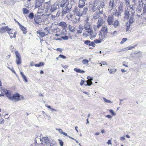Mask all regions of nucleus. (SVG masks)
Returning <instances> with one entry per match:
<instances>
[{"mask_svg": "<svg viewBox=\"0 0 146 146\" xmlns=\"http://www.w3.org/2000/svg\"><path fill=\"white\" fill-rule=\"evenodd\" d=\"M74 0H62L60 4V6L62 7L63 9L62 13L63 14H65L69 12L71 9L72 5L69 4V2H72Z\"/></svg>", "mask_w": 146, "mask_h": 146, "instance_id": "obj_1", "label": "nucleus"}, {"mask_svg": "<svg viewBox=\"0 0 146 146\" xmlns=\"http://www.w3.org/2000/svg\"><path fill=\"white\" fill-rule=\"evenodd\" d=\"M9 99L11 100H14L16 101H18L21 100H23L24 98L23 96L20 95L18 93H16L12 95L11 93L7 96Z\"/></svg>", "mask_w": 146, "mask_h": 146, "instance_id": "obj_2", "label": "nucleus"}, {"mask_svg": "<svg viewBox=\"0 0 146 146\" xmlns=\"http://www.w3.org/2000/svg\"><path fill=\"white\" fill-rule=\"evenodd\" d=\"M108 33V29L107 26L106 25L103 26L100 31L99 35L101 36L102 38L106 37Z\"/></svg>", "mask_w": 146, "mask_h": 146, "instance_id": "obj_3", "label": "nucleus"}, {"mask_svg": "<svg viewBox=\"0 0 146 146\" xmlns=\"http://www.w3.org/2000/svg\"><path fill=\"white\" fill-rule=\"evenodd\" d=\"M45 15L42 14L41 15H38L37 14L35 15L34 17V21L35 23L37 24H40V23L44 21L45 20L44 19Z\"/></svg>", "mask_w": 146, "mask_h": 146, "instance_id": "obj_4", "label": "nucleus"}, {"mask_svg": "<svg viewBox=\"0 0 146 146\" xmlns=\"http://www.w3.org/2000/svg\"><path fill=\"white\" fill-rule=\"evenodd\" d=\"M125 15L127 16L128 18L130 17V18L129 21V24H132L134 21L133 13L130 11H128L127 13L125 12Z\"/></svg>", "mask_w": 146, "mask_h": 146, "instance_id": "obj_5", "label": "nucleus"}, {"mask_svg": "<svg viewBox=\"0 0 146 146\" xmlns=\"http://www.w3.org/2000/svg\"><path fill=\"white\" fill-rule=\"evenodd\" d=\"M40 141L41 142L42 145H45L50 143V140L48 137H42L40 139Z\"/></svg>", "mask_w": 146, "mask_h": 146, "instance_id": "obj_6", "label": "nucleus"}, {"mask_svg": "<svg viewBox=\"0 0 146 146\" xmlns=\"http://www.w3.org/2000/svg\"><path fill=\"white\" fill-rule=\"evenodd\" d=\"M8 31V34L9 35L11 38H15L16 37V35L17 34V32L15 31L13 29H10Z\"/></svg>", "mask_w": 146, "mask_h": 146, "instance_id": "obj_7", "label": "nucleus"}, {"mask_svg": "<svg viewBox=\"0 0 146 146\" xmlns=\"http://www.w3.org/2000/svg\"><path fill=\"white\" fill-rule=\"evenodd\" d=\"M16 56V63L17 64H21V56L19 52L17 51L15 52Z\"/></svg>", "mask_w": 146, "mask_h": 146, "instance_id": "obj_8", "label": "nucleus"}, {"mask_svg": "<svg viewBox=\"0 0 146 146\" xmlns=\"http://www.w3.org/2000/svg\"><path fill=\"white\" fill-rule=\"evenodd\" d=\"M10 93L7 90L4 89L2 88H0V95L1 96H3L4 95H6L7 97L8 95Z\"/></svg>", "mask_w": 146, "mask_h": 146, "instance_id": "obj_9", "label": "nucleus"}, {"mask_svg": "<svg viewBox=\"0 0 146 146\" xmlns=\"http://www.w3.org/2000/svg\"><path fill=\"white\" fill-rule=\"evenodd\" d=\"M105 23V21L102 19H99L97 23V27L98 29L100 28Z\"/></svg>", "mask_w": 146, "mask_h": 146, "instance_id": "obj_10", "label": "nucleus"}, {"mask_svg": "<svg viewBox=\"0 0 146 146\" xmlns=\"http://www.w3.org/2000/svg\"><path fill=\"white\" fill-rule=\"evenodd\" d=\"M14 20L15 21V22L17 23V24L19 25L21 29L23 32V33L24 34H25L27 32L26 28L23 26H22L21 24H20V23L18 22L15 19H14Z\"/></svg>", "mask_w": 146, "mask_h": 146, "instance_id": "obj_11", "label": "nucleus"}, {"mask_svg": "<svg viewBox=\"0 0 146 146\" xmlns=\"http://www.w3.org/2000/svg\"><path fill=\"white\" fill-rule=\"evenodd\" d=\"M113 20V17L112 16L109 15L107 19L108 24L109 25H112Z\"/></svg>", "mask_w": 146, "mask_h": 146, "instance_id": "obj_12", "label": "nucleus"}, {"mask_svg": "<svg viewBox=\"0 0 146 146\" xmlns=\"http://www.w3.org/2000/svg\"><path fill=\"white\" fill-rule=\"evenodd\" d=\"M10 29V28L8 27V26H5L4 27H2L0 28V33H3L7 31L8 32V31Z\"/></svg>", "mask_w": 146, "mask_h": 146, "instance_id": "obj_13", "label": "nucleus"}, {"mask_svg": "<svg viewBox=\"0 0 146 146\" xmlns=\"http://www.w3.org/2000/svg\"><path fill=\"white\" fill-rule=\"evenodd\" d=\"M86 0H80L79 2L78 7L79 8H82L84 6L85 4V1Z\"/></svg>", "mask_w": 146, "mask_h": 146, "instance_id": "obj_14", "label": "nucleus"}, {"mask_svg": "<svg viewBox=\"0 0 146 146\" xmlns=\"http://www.w3.org/2000/svg\"><path fill=\"white\" fill-rule=\"evenodd\" d=\"M87 78L88 79L87 80V84H85V86H90L92 84V80H93L92 78L90 76H88Z\"/></svg>", "mask_w": 146, "mask_h": 146, "instance_id": "obj_15", "label": "nucleus"}, {"mask_svg": "<svg viewBox=\"0 0 146 146\" xmlns=\"http://www.w3.org/2000/svg\"><path fill=\"white\" fill-rule=\"evenodd\" d=\"M46 30L47 32L46 33L42 32H40V31H38L37 32V33L39 34L40 36L41 37H43L46 36V35H47L48 33V31L47 30H46L45 29L44 31Z\"/></svg>", "mask_w": 146, "mask_h": 146, "instance_id": "obj_16", "label": "nucleus"}, {"mask_svg": "<svg viewBox=\"0 0 146 146\" xmlns=\"http://www.w3.org/2000/svg\"><path fill=\"white\" fill-rule=\"evenodd\" d=\"M85 30H86L87 32L91 36L93 37L96 36L95 35H92V34L93 33V31L91 27L89 28V29H86Z\"/></svg>", "mask_w": 146, "mask_h": 146, "instance_id": "obj_17", "label": "nucleus"}, {"mask_svg": "<svg viewBox=\"0 0 146 146\" xmlns=\"http://www.w3.org/2000/svg\"><path fill=\"white\" fill-rule=\"evenodd\" d=\"M44 1V0H36V6L39 7L41 6L42 3Z\"/></svg>", "mask_w": 146, "mask_h": 146, "instance_id": "obj_18", "label": "nucleus"}, {"mask_svg": "<svg viewBox=\"0 0 146 146\" xmlns=\"http://www.w3.org/2000/svg\"><path fill=\"white\" fill-rule=\"evenodd\" d=\"M83 28L82 26L81 25H79L78 27V28L77 30V33L80 34L82 32Z\"/></svg>", "mask_w": 146, "mask_h": 146, "instance_id": "obj_19", "label": "nucleus"}, {"mask_svg": "<svg viewBox=\"0 0 146 146\" xmlns=\"http://www.w3.org/2000/svg\"><path fill=\"white\" fill-rule=\"evenodd\" d=\"M54 31L56 33L55 35V36H60L61 35L60 32V30L59 29H56Z\"/></svg>", "mask_w": 146, "mask_h": 146, "instance_id": "obj_20", "label": "nucleus"}, {"mask_svg": "<svg viewBox=\"0 0 146 146\" xmlns=\"http://www.w3.org/2000/svg\"><path fill=\"white\" fill-rule=\"evenodd\" d=\"M69 30L72 32H74L76 30L75 28L73 26L69 25L68 27Z\"/></svg>", "mask_w": 146, "mask_h": 146, "instance_id": "obj_21", "label": "nucleus"}, {"mask_svg": "<svg viewBox=\"0 0 146 146\" xmlns=\"http://www.w3.org/2000/svg\"><path fill=\"white\" fill-rule=\"evenodd\" d=\"M74 70L76 72L82 74H83L85 73V71L83 70H82L80 69H78L76 68L74 69Z\"/></svg>", "mask_w": 146, "mask_h": 146, "instance_id": "obj_22", "label": "nucleus"}, {"mask_svg": "<svg viewBox=\"0 0 146 146\" xmlns=\"http://www.w3.org/2000/svg\"><path fill=\"white\" fill-rule=\"evenodd\" d=\"M20 74L22 76V77L23 79L24 80L25 82H27L28 81L27 79L26 78V77L25 76V75L24 74L23 72H20Z\"/></svg>", "mask_w": 146, "mask_h": 146, "instance_id": "obj_23", "label": "nucleus"}, {"mask_svg": "<svg viewBox=\"0 0 146 146\" xmlns=\"http://www.w3.org/2000/svg\"><path fill=\"white\" fill-rule=\"evenodd\" d=\"M110 73H114L116 71V70L113 67L110 68L108 69Z\"/></svg>", "mask_w": 146, "mask_h": 146, "instance_id": "obj_24", "label": "nucleus"}, {"mask_svg": "<svg viewBox=\"0 0 146 146\" xmlns=\"http://www.w3.org/2000/svg\"><path fill=\"white\" fill-rule=\"evenodd\" d=\"M59 25V26H62L63 27H66V23L64 22H60Z\"/></svg>", "mask_w": 146, "mask_h": 146, "instance_id": "obj_25", "label": "nucleus"}, {"mask_svg": "<svg viewBox=\"0 0 146 146\" xmlns=\"http://www.w3.org/2000/svg\"><path fill=\"white\" fill-rule=\"evenodd\" d=\"M135 46H129L127 47L124 48L123 49V50H121V51H127L128 50H130L131 49H132L134 48V47Z\"/></svg>", "mask_w": 146, "mask_h": 146, "instance_id": "obj_26", "label": "nucleus"}, {"mask_svg": "<svg viewBox=\"0 0 146 146\" xmlns=\"http://www.w3.org/2000/svg\"><path fill=\"white\" fill-rule=\"evenodd\" d=\"M123 3H120V6H119V12H122L123 10Z\"/></svg>", "mask_w": 146, "mask_h": 146, "instance_id": "obj_27", "label": "nucleus"}, {"mask_svg": "<svg viewBox=\"0 0 146 146\" xmlns=\"http://www.w3.org/2000/svg\"><path fill=\"white\" fill-rule=\"evenodd\" d=\"M96 3H94V5L92 7V10L93 11H95L96 10L98 9V7L96 5Z\"/></svg>", "mask_w": 146, "mask_h": 146, "instance_id": "obj_28", "label": "nucleus"}, {"mask_svg": "<svg viewBox=\"0 0 146 146\" xmlns=\"http://www.w3.org/2000/svg\"><path fill=\"white\" fill-rule=\"evenodd\" d=\"M44 65V63L43 62H40L38 64H35L34 66L35 67H40Z\"/></svg>", "mask_w": 146, "mask_h": 146, "instance_id": "obj_29", "label": "nucleus"}, {"mask_svg": "<svg viewBox=\"0 0 146 146\" xmlns=\"http://www.w3.org/2000/svg\"><path fill=\"white\" fill-rule=\"evenodd\" d=\"M73 12L75 13L78 14V15L79 16V14H80V13L78 11V9L77 7H76L74 9L73 11Z\"/></svg>", "mask_w": 146, "mask_h": 146, "instance_id": "obj_30", "label": "nucleus"}, {"mask_svg": "<svg viewBox=\"0 0 146 146\" xmlns=\"http://www.w3.org/2000/svg\"><path fill=\"white\" fill-rule=\"evenodd\" d=\"M23 11L24 14H27L29 12V10L25 8H24L23 9Z\"/></svg>", "mask_w": 146, "mask_h": 146, "instance_id": "obj_31", "label": "nucleus"}, {"mask_svg": "<svg viewBox=\"0 0 146 146\" xmlns=\"http://www.w3.org/2000/svg\"><path fill=\"white\" fill-rule=\"evenodd\" d=\"M146 13V5L144 4L143 8V14H141V15H143L144 14Z\"/></svg>", "mask_w": 146, "mask_h": 146, "instance_id": "obj_32", "label": "nucleus"}, {"mask_svg": "<svg viewBox=\"0 0 146 146\" xmlns=\"http://www.w3.org/2000/svg\"><path fill=\"white\" fill-rule=\"evenodd\" d=\"M91 27L90 25V24L87 23L85 24L84 25V28L85 29H89Z\"/></svg>", "mask_w": 146, "mask_h": 146, "instance_id": "obj_33", "label": "nucleus"}, {"mask_svg": "<svg viewBox=\"0 0 146 146\" xmlns=\"http://www.w3.org/2000/svg\"><path fill=\"white\" fill-rule=\"evenodd\" d=\"M103 100H104V102H106V103H112L111 101L110 100H107L105 98H103Z\"/></svg>", "mask_w": 146, "mask_h": 146, "instance_id": "obj_34", "label": "nucleus"}, {"mask_svg": "<svg viewBox=\"0 0 146 146\" xmlns=\"http://www.w3.org/2000/svg\"><path fill=\"white\" fill-rule=\"evenodd\" d=\"M73 16V15H71V14H68L66 17L68 19H70L71 18H72V17Z\"/></svg>", "mask_w": 146, "mask_h": 146, "instance_id": "obj_35", "label": "nucleus"}, {"mask_svg": "<svg viewBox=\"0 0 146 146\" xmlns=\"http://www.w3.org/2000/svg\"><path fill=\"white\" fill-rule=\"evenodd\" d=\"M118 24L119 21L118 20H116L113 23V25L115 26V27H116L118 26Z\"/></svg>", "mask_w": 146, "mask_h": 146, "instance_id": "obj_36", "label": "nucleus"}, {"mask_svg": "<svg viewBox=\"0 0 146 146\" xmlns=\"http://www.w3.org/2000/svg\"><path fill=\"white\" fill-rule=\"evenodd\" d=\"M89 61L86 59L83 60L82 61V63L84 64H88Z\"/></svg>", "mask_w": 146, "mask_h": 146, "instance_id": "obj_37", "label": "nucleus"}, {"mask_svg": "<svg viewBox=\"0 0 146 146\" xmlns=\"http://www.w3.org/2000/svg\"><path fill=\"white\" fill-rule=\"evenodd\" d=\"M88 10V9L87 7H84V8L83 11V14H86V12Z\"/></svg>", "mask_w": 146, "mask_h": 146, "instance_id": "obj_38", "label": "nucleus"}, {"mask_svg": "<svg viewBox=\"0 0 146 146\" xmlns=\"http://www.w3.org/2000/svg\"><path fill=\"white\" fill-rule=\"evenodd\" d=\"M99 64H100V66H102L103 65H107V63L105 61L102 62H101V63H100Z\"/></svg>", "mask_w": 146, "mask_h": 146, "instance_id": "obj_39", "label": "nucleus"}, {"mask_svg": "<svg viewBox=\"0 0 146 146\" xmlns=\"http://www.w3.org/2000/svg\"><path fill=\"white\" fill-rule=\"evenodd\" d=\"M105 4L103 2H101L100 3V6L102 8L104 7Z\"/></svg>", "mask_w": 146, "mask_h": 146, "instance_id": "obj_40", "label": "nucleus"}, {"mask_svg": "<svg viewBox=\"0 0 146 146\" xmlns=\"http://www.w3.org/2000/svg\"><path fill=\"white\" fill-rule=\"evenodd\" d=\"M89 46H92L93 47H95V44L94 43V42H90V44H89Z\"/></svg>", "mask_w": 146, "mask_h": 146, "instance_id": "obj_41", "label": "nucleus"}, {"mask_svg": "<svg viewBox=\"0 0 146 146\" xmlns=\"http://www.w3.org/2000/svg\"><path fill=\"white\" fill-rule=\"evenodd\" d=\"M94 42L96 43H99L101 42L102 41L101 40L95 39L94 40Z\"/></svg>", "mask_w": 146, "mask_h": 146, "instance_id": "obj_42", "label": "nucleus"}, {"mask_svg": "<svg viewBox=\"0 0 146 146\" xmlns=\"http://www.w3.org/2000/svg\"><path fill=\"white\" fill-rule=\"evenodd\" d=\"M33 14L32 13H30L29 15V17L31 19H32L33 18Z\"/></svg>", "mask_w": 146, "mask_h": 146, "instance_id": "obj_43", "label": "nucleus"}, {"mask_svg": "<svg viewBox=\"0 0 146 146\" xmlns=\"http://www.w3.org/2000/svg\"><path fill=\"white\" fill-rule=\"evenodd\" d=\"M57 144L55 142H52L50 144V146H57Z\"/></svg>", "mask_w": 146, "mask_h": 146, "instance_id": "obj_44", "label": "nucleus"}, {"mask_svg": "<svg viewBox=\"0 0 146 146\" xmlns=\"http://www.w3.org/2000/svg\"><path fill=\"white\" fill-rule=\"evenodd\" d=\"M127 38H123L120 42L121 44H122L125 41H126L127 40Z\"/></svg>", "mask_w": 146, "mask_h": 146, "instance_id": "obj_45", "label": "nucleus"}, {"mask_svg": "<svg viewBox=\"0 0 146 146\" xmlns=\"http://www.w3.org/2000/svg\"><path fill=\"white\" fill-rule=\"evenodd\" d=\"M113 2H111V1H110L109 3V6L110 8H111L112 9L113 8Z\"/></svg>", "mask_w": 146, "mask_h": 146, "instance_id": "obj_46", "label": "nucleus"}, {"mask_svg": "<svg viewBox=\"0 0 146 146\" xmlns=\"http://www.w3.org/2000/svg\"><path fill=\"white\" fill-rule=\"evenodd\" d=\"M91 41L90 40H85L84 41V43L87 45H88L89 46V44L90 43Z\"/></svg>", "mask_w": 146, "mask_h": 146, "instance_id": "obj_47", "label": "nucleus"}, {"mask_svg": "<svg viewBox=\"0 0 146 146\" xmlns=\"http://www.w3.org/2000/svg\"><path fill=\"white\" fill-rule=\"evenodd\" d=\"M129 8L130 9V10L129 11H131L133 13V12H132V11H134V9L133 7V5L131 6V5H129Z\"/></svg>", "mask_w": 146, "mask_h": 146, "instance_id": "obj_48", "label": "nucleus"}, {"mask_svg": "<svg viewBox=\"0 0 146 146\" xmlns=\"http://www.w3.org/2000/svg\"><path fill=\"white\" fill-rule=\"evenodd\" d=\"M58 57L62 58L63 59H65L66 58V57L65 56L61 54L59 55Z\"/></svg>", "mask_w": 146, "mask_h": 146, "instance_id": "obj_49", "label": "nucleus"}, {"mask_svg": "<svg viewBox=\"0 0 146 146\" xmlns=\"http://www.w3.org/2000/svg\"><path fill=\"white\" fill-rule=\"evenodd\" d=\"M58 141L59 142V143L60 146H63V141L60 139H58Z\"/></svg>", "mask_w": 146, "mask_h": 146, "instance_id": "obj_50", "label": "nucleus"}, {"mask_svg": "<svg viewBox=\"0 0 146 146\" xmlns=\"http://www.w3.org/2000/svg\"><path fill=\"white\" fill-rule=\"evenodd\" d=\"M137 1L138 2V5H143L142 0H137Z\"/></svg>", "mask_w": 146, "mask_h": 146, "instance_id": "obj_51", "label": "nucleus"}, {"mask_svg": "<svg viewBox=\"0 0 146 146\" xmlns=\"http://www.w3.org/2000/svg\"><path fill=\"white\" fill-rule=\"evenodd\" d=\"M130 25L129 24V25H127L126 26V31H128L129 30V29L130 27Z\"/></svg>", "mask_w": 146, "mask_h": 146, "instance_id": "obj_52", "label": "nucleus"}, {"mask_svg": "<svg viewBox=\"0 0 146 146\" xmlns=\"http://www.w3.org/2000/svg\"><path fill=\"white\" fill-rule=\"evenodd\" d=\"M86 82L85 81H84L83 80H81V82L80 83V85L82 86L83 85V84H84V82Z\"/></svg>", "mask_w": 146, "mask_h": 146, "instance_id": "obj_53", "label": "nucleus"}, {"mask_svg": "<svg viewBox=\"0 0 146 146\" xmlns=\"http://www.w3.org/2000/svg\"><path fill=\"white\" fill-rule=\"evenodd\" d=\"M110 113L112 114V115H115V113L113 112V111L112 110H110Z\"/></svg>", "mask_w": 146, "mask_h": 146, "instance_id": "obj_54", "label": "nucleus"}, {"mask_svg": "<svg viewBox=\"0 0 146 146\" xmlns=\"http://www.w3.org/2000/svg\"><path fill=\"white\" fill-rule=\"evenodd\" d=\"M61 38L64 40H67L68 39V37L67 36H62Z\"/></svg>", "mask_w": 146, "mask_h": 146, "instance_id": "obj_55", "label": "nucleus"}, {"mask_svg": "<svg viewBox=\"0 0 146 146\" xmlns=\"http://www.w3.org/2000/svg\"><path fill=\"white\" fill-rule=\"evenodd\" d=\"M133 3H134L133 5H135V4H137V0H132Z\"/></svg>", "mask_w": 146, "mask_h": 146, "instance_id": "obj_56", "label": "nucleus"}, {"mask_svg": "<svg viewBox=\"0 0 146 146\" xmlns=\"http://www.w3.org/2000/svg\"><path fill=\"white\" fill-rule=\"evenodd\" d=\"M125 1L127 5L128 4H129V0H125Z\"/></svg>", "mask_w": 146, "mask_h": 146, "instance_id": "obj_57", "label": "nucleus"}, {"mask_svg": "<svg viewBox=\"0 0 146 146\" xmlns=\"http://www.w3.org/2000/svg\"><path fill=\"white\" fill-rule=\"evenodd\" d=\"M111 140H108V141L107 142V143L108 145H110V144H111Z\"/></svg>", "mask_w": 146, "mask_h": 146, "instance_id": "obj_58", "label": "nucleus"}, {"mask_svg": "<svg viewBox=\"0 0 146 146\" xmlns=\"http://www.w3.org/2000/svg\"><path fill=\"white\" fill-rule=\"evenodd\" d=\"M125 138L124 137H121L120 138V140H121L122 141H123L124 140H125Z\"/></svg>", "mask_w": 146, "mask_h": 146, "instance_id": "obj_59", "label": "nucleus"}, {"mask_svg": "<svg viewBox=\"0 0 146 146\" xmlns=\"http://www.w3.org/2000/svg\"><path fill=\"white\" fill-rule=\"evenodd\" d=\"M11 70V71H12V72L14 74H16V72H15V70H14V69L13 68Z\"/></svg>", "mask_w": 146, "mask_h": 146, "instance_id": "obj_60", "label": "nucleus"}, {"mask_svg": "<svg viewBox=\"0 0 146 146\" xmlns=\"http://www.w3.org/2000/svg\"><path fill=\"white\" fill-rule=\"evenodd\" d=\"M83 35L84 36H85L86 37L88 36H89L88 35V34H87L86 33H83Z\"/></svg>", "mask_w": 146, "mask_h": 146, "instance_id": "obj_61", "label": "nucleus"}, {"mask_svg": "<svg viewBox=\"0 0 146 146\" xmlns=\"http://www.w3.org/2000/svg\"><path fill=\"white\" fill-rule=\"evenodd\" d=\"M58 131H59V132L60 133H62L63 132V131H62V129H58Z\"/></svg>", "mask_w": 146, "mask_h": 146, "instance_id": "obj_62", "label": "nucleus"}, {"mask_svg": "<svg viewBox=\"0 0 146 146\" xmlns=\"http://www.w3.org/2000/svg\"><path fill=\"white\" fill-rule=\"evenodd\" d=\"M56 50L57 51H59L60 52H62V49L60 48H57L56 49Z\"/></svg>", "mask_w": 146, "mask_h": 146, "instance_id": "obj_63", "label": "nucleus"}, {"mask_svg": "<svg viewBox=\"0 0 146 146\" xmlns=\"http://www.w3.org/2000/svg\"><path fill=\"white\" fill-rule=\"evenodd\" d=\"M35 64H34V63L33 62H31L30 64V65L31 66H34Z\"/></svg>", "mask_w": 146, "mask_h": 146, "instance_id": "obj_64", "label": "nucleus"}]
</instances>
